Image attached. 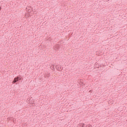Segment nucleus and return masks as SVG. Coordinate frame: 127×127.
<instances>
[{
  "instance_id": "f257e3e1",
  "label": "nucleus",
  "mask_w": 127,
  "mask_h": 127,
  "mask_svg": "<svg viewBox=\"0 0 127 127\" xmlns=\"http://www.w3.org/2000/svg\"><path fill=\"white\" fill-rule=\"evenodd\" d=\"M26 10L27 12H28V13H31V14L36 13V9L35 8H33L30 6H27L26 8Z\"/></svg>"
},
{
  "instance_id": "f03ea898",
  "label": "nucleus",
  "mask_w": 127,
  "mask_h": 127,
  "mask_svg": "<svg viewBox=\"0 0 127 127\" xmlns=\"http://www.w3.org/2000/svg\"><path fill=\"white\" fill-rule=\"evenodd\" d=\"M19 80H21V78L19 77V76L15 77L13 81L12 82V84H15L16 82H18Z\"/></svg>"
},
{
  "instance_id": "7ed1b4c3",
  "label": "nucleus",
  "mask_w": 127,
  "mask_h": 127,
  "mask_svg": "<svg viewBox=\"0 0 127 127\" xmlns=\"http://www.w3.org/2000/svg\"><path fill=\"white\" fill-rule=\"evenodd\" d=\"M85 124L83 123H80L79 124L78 126L77 127H83Z\"/></svg>"
},
{
  "instance_id": "20e7f679",
  "label": "nucleus",
  "mask_w": 127,
  "mask_h": 127,
  "mask_svg": "<svg viewBox=\"0 0 127 127\" xmlns=\"http://www.w3.org/2000/svg\"><path fill=\"white\" fill-rule=\"evenodd\" d=\"M87 127H92V125H89L87 126Z\"/></svg>"
},
{
  "instance_id": "39448f33",
  "label": "nucleus",
  "mask_w": 127,
  "mask_h": 127,
  "mask_svg": "<svg viewBox=\"0 0 127 127\" xmlns=\"http://www.w3.org/2000/svg\"><path fill=\"white\" fill-rule=\"evenodd\" d=\"M0 9H1V7H0Z\"/></svg>"
}]
</instances>
